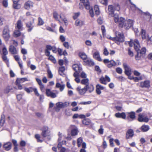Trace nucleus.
I'll return each instance as SVG.
<instances>
[{
	"label": "nucleus",
	"instance_id": "1",
	"mask_svg": "<svg viewBox=\"0 0 152 152\" xmlns=\"http://www.w3.org/2000/svg\"><path fill=\"white\" fill-rule=\"evenodd\" d=\"M120 9V6L118 4H114V6L112 5H110L108 6V10L109 15L114 18V21L115 23L119 21L120 22V26H122V22L124 20V18L122 17L118 18V15L116 13H114V10L118 11Z\"/></svg>",
	"mask_w": 152,
	"mask_h": 152
},
{
	"label": "nucleus",
	"instance_id": "2",
	"mask_svg": "<svg viewBox=\"0 0 152 152\" xmlns=\"http://www.w3.org/2000/svg\"><path fill=\"white\" fill-rule=\"evenodd\" d=\"M134 47L135 50L137 52V55L135 56V58L137 60L140 59L141 56H143L146 53V49L145 48H142L141 50H140V45L137 39H135L133 42Z\"/></svg>",
	"mask_w": 152,
	"mask_h": 152
},
{
	"label": "nucleus",
	"instance_id": "3",
	"mask_svg": "<svg viewBox=\"0 0 152 152\" xmlns=\"http://www.w3.org/2000/svg\"><path fill=\"white\" fill-rule=\"evenodd\" d=\"M115 37H112L109 36L107 38L114 41L118 45H119L121 43L123 42L124 41V37L123 33L116 31L115 33Z\"/></svg>",
	"mask_w": 152,
	"mask_h": 152
},
{
	"label": "nucleus",
	"instance_id": "4",
	"mask_svg": "<svg viewBox=\"0 0 152 152\" xmlns=\"http://www.w3.org/2000/svg\"><path fill=\"white\" fill-rule=\"evenodd\" d=\"M124 20L123 21L122 26H120V22L119 21L118 22L119 24V27H124L126 29H129L130 27L133 26V21L132 20L129 19L127 20H126L124 18Z\"/></svg>",
	"mask_w": 152,
	"mask_h": 152
},
{
	"label": "nucleus",
	"instance_id": "5",
	"mask_svg": "<svg viewBox=\"0 0 152 152\" xmlns=\"http://www.w3.org/2000/svg\"><path fill=\"white\" fill-rule=\"evenodd\" d=\"M29 81V80L26 77L18 78L16 80L15 83L16 86L18 87V89L20 90H21L22 89L23 87L20 83H23L25 81Z\"/></svg>",
	"mask_w": 152,
	"mask_h": 152
},
{
	"label": "nucleus",
	"instance_id": "6",
	"mask_svg": "<svg viewBox=\"0 0 152 152\" xmlns=\"http://www.w3.org/2000/svg\"><path fill=\"white\" fill-rule=\"evenodd\" d=\"M45 94L47 96L54 98L57 97L58 93L56 90L52 91L50 89L47 88L46 89Z\"/></svg>",
	"mask_w": 152,
	"mask_h": 152
},
{
	"label": "nucleus",
	"instance_id": "7",
	"mask_svg": "<svg viewBox=\"0 0 152 152\" xmlns=\"http://www.w3.org/2000/svg\"><path fill=\"white\" fill-rule=\"evenodd\" d=\"M2 36L3 38L6 41H8L10 37V35L9 34V30L8 26H5L4 28Z\"/></svg>",
	"mask_w": 152,
	"mask_h": 152
},
{
	"label": "nucleus",
	"instance_id": "8",
	"mask_svg": "<svg viewBox=\"0 0 152 152\" xmlns=\"http://www.w3.org/2000/svg\"><path fill=\"white\" fill-rule=\"evenodd\" d=\"M69 103L67 102L63 103L62 102H59L57 103L56 104V107H55V110L58 111L59 110V108L64 107L68 106Z\"/></svg>",
	"mask_w": 152,
	"mask_h": 152
},
{
	"label": "nucleus",
	"instance_id": "9",
	"mask_svg": "<svg viewBox=\"0 0 152 152\" xmlns=\"http://www.w3.org/2000/svg\"><path fill=\"white\" fill-rule=\"evenodd\" d=\"M150 82L149 80H145L143 81H142L137 84L140 87L142 88H148L150 86Z\"/></svg>",
	"mask_w": 152,
	"mask_h": 152
},
{
	"label": "nucleus",
	"instance_id": "10",
	"mask_svg": "<svg viewBox=\"0 0 152 152\" xmlns=\"http://www.w3.org/2000/svg\"><path fill=\"white\" fill-rule=\"evenodd\" d=\"M103 62L105 64H107V66L109 68L117 65V63L115 61L113 60L110 61L108 59H104Z\"/></svg>",
	"mask_w": 152,
	"mask_h": 152
},
{
	"label": "nucleus",
	"instance_id": "11",
	"mask_svg": "<svg viewBox=\"0 0 152 152\" xmlns=\"http://www.w3.org/2000/svg\"><path fill=\"white\" fill-rule=\"evenodd\" d=\"M126 115H127V118L129 121H132L135 118V113L134 112L132 111L130 112H126Z\"/></svg>",
	"mask_w": 152,
	"mask_h": 152
},
{
	"label": "nucleus",
	"instance_id": "12",
	"mask_svg": "<svg viewBox=\"0 0 152 152\" xmlns=\"http://www.w3.org/2000/svg\"><path fill=\"white\" fill-rule=\"evenodd\" d=\"M72 68L73 70L75 71L74 73H77L78 74H79V73L82 70V68L80 64H75L73 65Z\"/></svg>",
	"mask_w": 152,
	"mask_h": 152
},
{
	"label": "nucleus",
	"instance_id": "13",
	"mask_svg": "<svg viewBox=\"0 0 152 152\" xmlns=\"http://www.w3.org/2000/svg\"><path fill=\"white\" fill-rule=\"evenodd\" d=\"M49 132L48 130V127L46 126H44L42 129V135L43 137H46L49 136Z\"/></svg>",
	"mask_w": 152,
	"mask_h": 152
},
{
	"label": "nucleus",
	"instance_id": "14",
	"mask_svg": "<svg viewBox=\"0 0 152 152\" xmlns=\"http://www.w3.org/2000/svg\"><path fill=\"white\" fill-rule=\"evenodd\" d=\"M138 120L139 122H144L147 123L149 119L147 117H144V115L143 114H140L138 115Z\"/></svg>",
	"mask_w": 152,
	"mask_h": 152
},
{
	"label": "nucleus",
	"instance_id": "15",
	"mask_svg": "<svg viewBox=\"0 0 152 152\" xmlns=\"http://www.w3.org/2000/svg\"><path fill=\"white\" fill-rule=\"evenodd\" d=\"M123 66L125 69V73L127 76H129L131 74V69L129 66L125 63L123 64Z\"/></svg>",
	"mask_w": 152,
	"mask_h": 152
},
{
	"label": "nucleus",
	"instance_id": "16",
	"mask_svg": "<svg viewBox=\"0 0 152 152\" xmlns=\"http://www.w3.org/2000/svg\"><path fill=\"white\" fill-rule=\"evenodd\" d=\"M104 87L100 84H97L96 86V92L97 94L100 95L101 93V90L104 89Z\"/></svg>",
	"mask_w": 152,
	"mask_h": 152
},
{
	"label": "nucleus",
	"instance_id": "17",
	"mask_svg": "<svg viewBox=\"0 0 152 152\" xmlns=\"http://www.w3.org/2000/svg\"><path fill=\"white\" fill-rule=\"evenodd\" d=\"M70 127L71 130V135L72 136H75L77 134L78 129L77 127L75 125H71Z\"/></svg>",
	"mask_w": 152,
	"mask_h": 152
},
{
	"label": "nucleus",
	"instance_id": "18",
	"mask_svg": "<svg viewBox=\"0 0 152 152\" xmlns=\"http://www.w3.org/2000/svg\"><path fill=\"white\" fill-rule=\"evenodd\" d=\"M86 92H87L90 93L92 92L94 90V87L92 84H88L86 86H85Z\"/></svg>",
	"mask_w": 152,
	"mask_h": 152
},
{
	"label": "nucleus",
	"instance_id": "19",
	"mask_svg": "<svg viewBox=\"0 0 152 152\" xmlns=\"http://www.w3.org/2000/svg\"><path fill=\"white\" fill-rule=\"evenodd\" d=\"M12 146V144L10 142H7L4 143L3 145L4 148L7 151L10 150Z\"/></svg>",
	"mask_w": 152,
	"mask_h": 152
},
{
	"label": "nucleus",
	"instance_id": "20",
	"mask_svg": "<svg viewBox=\"0 0 152 152\" xmlns=\"http://www.w3.org/2000/svg\"><path fill=\"white\" fill-rule=\"evenodd\" d=\"M93 57L95 59L99 61H102V59L98 51H96L94 53Z\"/></svg>",
	"mask_w": 152,
	"mask_h": 152
},
{
	"label": "nucleus",
	"instance_id": "21",
	"mask_svg": "<svg viewBox=\"0 0 152 152\" xmlns=\"http://www.w3.org/2000/svg\"><path fill=\"white\" fill-rule=\"evenodd\" d=\"M33 3L31 1H28L26 2L24 4L25 9L29 10L33 7Z\"/></svg>",
	"mask_w": 152,
	"mask_h": 152
},
{
	"label": "nucleus",
	"instance_id": "22",
	"mask_svg": "<svg viewBox=\"0 0 152 152\" xmlns=\"http://www.w3.org/2000/svg\"><path fill=\"white\" fill-rule=\"evenodd\" d=\"M76 90L79 94L81 95H84L86 92L85 87L83 88H81L79 86L76 88Z\"/></svg>",
	"mask_w": 152,
	"mask_h": 152
},
{
	"label": "nucleus",
	"instance_id": "23",
	"mask_svg": "<svg viewBox=\"0 0 152 152\" xmlns=\"http://www.w3.org/2000/svg\"><path fill=\"white\" fill-rule=\"evenodd\" d=\"M13 7L15 9H18L20 7V4L18 3L20 0H12Z\"/></svg>",
	"mask_w": 152,
	"mask_h": 152
},
{
	"label": "nucleus",
	"instance_id": "24",
	"mask_svg": "<svg viewBox=\"0 0 152 152\" xmlns=\"http://www.w3.org/2000/svg\"><path fill=\"white\" fill-rule=\"evenodd\" d=\"M134 135V132L133 130L129 129L127 131L126 134V138L128 139L132 137Z\"/></svg>",
	"mask_w": 152,
	"mask_h": 152
},
{
	"label": "nucleus",
	"instance_id": "25",
	"mask_svg": "<svg viewBox=\"0 0 152 152\" xmlns=\"http://www.w3.org/2000/svg\"><path fill=\"white\" fill-rule=\"evenodd\" d=\"M126 114L124 112L120 113H117L115 114V116L118 118H121L124 119L126 118Z\"/></svg>",
	"mask_w": 152,
	"mask_h": 152
},
{
	"label": "nucleus",
	"instance_id": "26",
	"mask_svg": "<svg viewBox=\"0 0 152 152\" xmlns=\"http://www.w3.org/2000/svg\"><path fill=\"white\" fill-rule=\"evenodd\" d=\"M33 22L32 23L31 21H29L26 24V26L28 28L27 30L28 32L31 31L33 29L34 27V26L33 25Z\"/></svg>",
	"mask_w": 152,
	"mask_h": 152
},
{
	"label": "nucleus",
	"instance_id": "27",
	"mask_svg": "<svg viewBox=\"0 0 152 152\" xmlns=\"http://www.w3.org/2000/svg\"><path fill=\"white\" fill-rule=\"evenodd\" d=\"M9 50L12 54H17L18 52L15 48L13 45H11L10 46Z\"/></svg>",
	"mask_w": 152,
	"mask_h": 152
},
{
	"label": "nucleus",
	"instance_id": "28",
	"mask_svg": "<svg viewBox=\"0 0 152 152\" xmlns=\"http://www.w3.org/2000/svg\"><path fill=\"white\" fill-rule=\"evenodd\" d=\"M84 24V21L80 19H77L75 21V25L77 26H81Z\"/></svg>",
	"mask_w": 152,
	"mask_h": 152
},
{
	"label": "nucleus",
	"instance_id": "29",
	"mask_svg": "<svg viewBox=\"0 0 152 152\" xmlns=\"http://www.w3.org/2000/svg\"><path fill=\"white\" fill-rule=\"evenodd\" d=\"M84 61L85 62L86 64L90 66H93L94 65V62L90 58H87Z\"/></svg>",
	"mask_w": 152,
	"mask_h": 152
},
{
	"label": "nucleus",
	"instance_id": "30",
	"mask_svg": "<svg viewBox=\"0 0 152 152\" xmlns=\"http://www.w3.org/2000/svg\"><path fill=\"white\" fill-rule=\"evenodd\" d=\"M149 129V126L148 125H143L141 127V131L142 132L147 131Z\"/></svg>",
	"mask_w": 152,
	"mask_h": 152
},
{
	"label": "nucleus",
	"instance_id": "31",
	"mask_svg": "<svg viewBox=\"0 0 152 152\" xmlns=\"http://www.w3.org/2000/svg\"><path fill=\"white\" fill-rule=\"evenodd\" d=\"M56 87L58 88H60L61 91H62L65 87V85L61 84L59 83H57L56 85Z\"/></svg>",
	"mask_w": 152,
	"mask_h": 152
},
{
	"label": "nucleus",
	"instance_id": "32",
	"mask_svg": "<svg viewBox=\"0 0 152 152\" xmlns=\"http://www.w3.org/2000/svg\"><path fill=\"white\" fill-rule=\"evenodd\" d=\"M83 124L86 125H88L91 124V121L88 118L83 120L82 121Z\"/></svg>",
	"mask_w": 152,
	"mask_h": 152
},
{
	"label": "nucleus",
	"instance_id": "33",
	"mask_svg": "<svg viewBox=\"0 0 152 152\" xmlns=\"http://www.w3.org/2000/svg\"><path fill=\"white\" fill-rule=\"evenodd\" d=\"M79 74H78L77 73H74L73 74V76L75 78V80L76 82L78 83L80 82V80L79 78Z\"/></svg>",
	"mask_w": 152,
	"mask_h": 152
},
{
	"label": "nucleus",
	"instance_id": "34",
	"mask_svg": "<svg viewBox=\"0 0 152 152\" xmlns=\"http://www.w3.org/2000/svg\"><path fill=\"white\" fill-rule=\"evenodd\" d=\"M81 83L82 84L85 85V86L89 84V80L88 79H84L81 81Z\"/></svg>",
	"mask_w": 152,
	"mask_h": 152
},
{
	"label": "nucleus",
	"instance_id": "35",
	"mask_svg": "<svg viewBox=\"0 0 152 152\" xmlns=\"http://www.w3.org/2000/svg\"><path fill=\"white\" fill-rule=\"evenodd\" d=\"M22 24L21 23V20H18L17 23L16 27L19 30L22 27Z\"/></svg>",
	"mask_w": 152,
	"mask_h": 152
},
{
	"label": "nucleus",
	"instance_id": "36",
	"mask_svg": "<svg viewBox=\"0 0 152 152\" xmlns=\"http://www.w3.org/2000/svg\"><path fill=\"white\" fill-rule=\"evenodd\" d=\"M80 57L85 61L87 58V56L86 54L84 53H80L79 54Z\"/></svg>",
	"mask_w": 152,
	"mask_h": 152
},
{
	"label": "nucleus",
	"instance_id": "37",
	"mask_svg": "<svg viewBox=\"0 0 152 152\" xmlns=\"http://www.w3.org/2000/svg\"><path fill=\"white\" fill-rule=\"evenodd\" d=\"M84 5L87 10H90L92 7H91L90 5L89 2L87 1L86 2H85L83 3Z\"/></svg>",
	"mask_w": 152,
	"mask_h": 152
},
{
	"label": "nucleus",
	"instance_id": "38",
	"mask_svg": "<svg viewBox=\"0 0 152 152\" xmlns=\"http://www.w3.org/2000/svg\"><path fill=\"white\" fill-rule=\"evenodd\" d=\"M5 117L4 115H1L0 121V125L2 126L5 122Z\"/></svg>",
	"mask_w": 152,
	"mask_h": 152
},
{
	"label": "nucleus",
	"instance_id": "39",
	"mask_svg": "<svg viewBox=\"0 0 152 152\" xmlns=\"http://www.w3.org/2000/svg\"><path fill=\"white\" fill-rule=\"evenodd\" d=\"M94 9L95 10V14L98 15L99 14V6L97 5H95L94 7Z\"/></svg>",
	"mask_w": 152,
	"mask_h": 152
},
{
	"label": "nucleus",
	"instance_id": "40",
	"mask_svg": "<svg viewBox=\"0 0 152 152\" xmlns=\"http://www.w3.org/2000/svg\"><path fill=\"white\" fill-rule=\"evenodd\" d=\"M141 34L142 39H147V37L145 31V30L143 29L142 30Z\"/></svg>",
	"mask_w": 152,
	"mask_h": 152
},
{
	"label": "nucleus",
	"instance_id": "41",
	"mask_svg": "<svg viewBox=\"0 0 152 152\" xmlns=\"http://www.w3.org/2000/svg\"><path fill=\"white\" fill-rule=\"evenodd\" d=\"M12 89V88L11 87L8 86L4 89V92L5 93L7 94Z\"/></svg>",
	"mask_w": 152,
	"mask_h": 152
},
{
	"label": "nucleus",
	"instance_id": "42",
	"mask_svg": "<svg viewBox=\"0 0 152 152\" xmlns=\"http://www.w3.org/2000/svg\"><path fill=\"white\" fill-rule=\"evenodd\" d=\"M34 88L33 87H30L29 88H25L24 90L28 93H30L33 91Z\"/></svg>",
	"mask_w": 152,
	"mask_h": 152
},
{
	"label": "nucleus",
	"instance_id": "43",
	"mask_svg": "<svg viewBox=\"0 0 152 152\" xmlns=\"http://www.w3.org/2000/svg\"><path fill=\"white\" fill-rule=\"evenodd\" d=\"M20 33L18 30H15L14 33V36L15 37H18L20 35Z\"/></svg>",
	"mask_w": 152,
	"mask_h": 152
},
{
	"label": "nucleus",
	"instance_id": "44",
	"mask_svg": "<svg viewBox=\"0 0 152 152\" xmlns=\"http://www.w3.org/2000/svg\"><path fill=\"white\" fill-rule=\"evenodd\" d=\"M6 56V55H3L2 58L3 61L7 64L9 62V60Z\"/></svg>",
	"mask_w": 152,
	"mask_h": 152
},
{
	"label": "nucleus",
	"instance_id": "45",
	"mask_svg": "<svg viewBox=\"0 0 152 152\" xmlns=\"http://www.w3.org/2000/svg\"><path fill=\"white\" fill-rule=\"evenodd\" d=\"M83 141V140L81 137L78 138L77 140V145L78 147L81 146V144Z\"/></svg>",
	"mask_w": 152,
	"mask_h": 152
},
{
	"label": "nucleus",
	"instance_id": "46",
	"mask_svg": "<svg viewBox=\"0 0 152 152\" xmlns=\"http://www.w3.org/2000/svg\"><path fill=\"white\" fill-rule=\"evenodd\" d=\"M44 23V22L41 18L39 17L38 18V25L39 26L43 25Z\"/></svg>",
	"mask_w": 152,
	"mask_h": 152
},
{
	"label": "nucleus",
	"instance_id": "47",
	"mask_svg": "<svg viewBox=\"0 0 152 152\" xmlns=\"http://www.w3.org/2000/svg\"><path fill=\"white\" fill-rule=\"evenodd\" d=\"M53 17L57 20L59 21V22H60V21L58 19V14L56 12H54L53 14Z\"/></svg>",
	"mask_w": 152,
	"mask_h": 152
},
{
	"label": "nucleus",
	"instance_id": "48",
	"mask_svg": "<svg viewBox=\"0 0 152 152\" xmlns=\"http://www.w3.org/2000/svg\"><path fill=\"white\" fill-rule=\"evenodd\" d=\"M49 57V59L51 61L54 63L56 62V61L53 56L51 55Z\"/></svg>",
	"mask_w": 152,
	"mask_h": 152
},
{
	"label": "nucleus",
	"instance_id": "49",
	"mask_svg": "<svg viewBox=\"0 0 152 152\" xmlns=\"http://www.w3.org/2000/svg\"><path fill=\"white\" fill-rule=\"evenodd\" d=\"M47 72L48 77L50 78H52L53 77V75L51 72V71L50 69H48L47 70Z\"/></svg>",
	"mask_w": 152,
	"mask_h": 152
},
{
	"label": "nucleus",
	"instance_id": "50",
	"mask_svg": "<svg viewBox=\"0 0 152 152\" xmlns=\"http://www.w3.org/2000/svg\"><path fill=\"white\" fill-rule=\"evenodd\" d=\"M3 55H7L8 54V51L5 47H4L2 49Z\"/></svg>",
	"mask_w": 152,
	"mask_h": 152
},
{
	"label": "nucleus",
	"instance_id": "51",
	"mask_svg": "<svg viewBox=\"0 0 152 152\" xmlns=\"http://www.w3.org/2000/svg\"><path fill=\"white\" fill-rule=\"evenodd\" d=\"M103 131L104 129L103 128V126L101 125L100 126V129H99L98 132L100 134H103Z\"/></svg>",
	"mask_w": 152,
	"mask_h": 152
},
{
	"label": "nucleus",
	"instance_id": "52",
	"mask_svg": "<svg viewBox=\"0 0 152 152\" xmlns=\"http://www.w3.org/2000/svg\"><path fill=\"white\" fill-rule=\"evenodd\" d=\"M91 103V101H88L87 102H80L79 104H80L86 105L89 104Z\"/></svg>",
	"mask_w": 152,
	"mask_h": 152
},
{
	"label": "nucleus",
	"instance_id": "53",
	"mask_svg": "<svg viewBox=\"0 0 152 152\" xmlns=\"http://www.w3.org/2000/svg\"><path fill=\"white\" fill-rule=\"evenodd\" d=\"M89 14L91 17H93L94 16V13L92 8H91L89 10Z\"/></svg>",
	"mask_w": 152,
	"mask_h": 152
},
{
	"label": "nucleus",
	"instance_id": "54",
	"mask_svg": "<svg viewBox=\"0 0 152 152\" xmlns=\"http://www.w3.org/2000/svg\"><path fill=\"white\" fill-rule=\"evenodd\" d=\"M80 13L79 12L75 13H74V15L73 17L74 20L76 19L80 15Z\"/></svg>",
	"mask_w": 152,
	"mask_h": 152
},
{
	"label": "nucleus",
	"instance_id": "55",
	"mask_svg": "<svg viewBox=\"0 0 152 152\" xmlns=\"http://www.w3.org/2000/svg\"><path fill=\"white\" fill-rule=\"evenodd\" d=\"M26 143L24 140H21L20 143V145L21 147H24L26 145Z\"/></svg>",
	"mask_w": 152,
	"mask_h": 152
},
{
	"label": "nucleus",
	"instance_id": "56",
	"mask_svg": "<svg viewBox=\"0 0 152 152\" xmlns=\"http://www.w3.org/2000/svg\"><path fill=\"white\" fill-rule=\"evenodd\" d=\"M65 70V68L64 66H62L59 68V73H64Z\"/></svg>",
	"mask_w": 152,
	"mask_h": 152
},
{
	"label": "nucleus",
	"instance_id": "57",
	"mask_svg": "<svg viewBox=\"0 0 152 152\" xmlns=\"http://www.w3.org/2000/svg\"><path fill=\"white\" fill-rule=\"evenodd\" d=\"M100 81L101 83L105 85L106 84L105 79L104 77H101L100 79Z\"/></svg>",
	"mask_w": 152,
	"mask_h": 152
},
{
	"label": "nucleus",
	"instance_id": "58",
	"mask_svg": "<svg viewBox=\"0 0 152 152\" xmlns=\"http://www.w3.org/2000/svg\"><path fill=\"white\" fill-rule=\"evenodd\" d=\"M39 86L40 88L41 91L42 92H44L45 91V88L44 85L43 84H42L39 85Z\"/></svg>",
	"mask_w": 152,
	"mask_h": 152
},
{
	"label": "nucleus",
	"instance_id": "59",
	"mask_svg": "<svg viewBox=\"0 0 152 152\" xmlns=\"http://www.w3.org/2000/svg\"><path fill=\"white\" fill-rule=\"evenodd\" d=\"M33 91H34L35 94L36 96H39L40 94L39 93H38L37 91V88H34Z\"/></svg>",
	"mask_w": 152,
	"mask_h": 152
},
{
	"label": "nucleus",
	"instance_id": "60",
	"mask_svg": "<svg viewBox=\"0 0 152 152\" xmlns=\"http://www.w3.org/2000/svg\"><path fill=\"white\" fill-rule=\"evenodd\" d=\"M109 54L107 49L106 48H104V50L103 54L104 55L107 56Z\"/></svg>",
	"mask_w": 152,
	"mask_h": 152
},
{
	"label": "nucleus",
	"instance_id": "61",
	"mask_svg": "<svg viewBox=\"0 0 152 152\" xmlns=\"http://www.w3.org/2000/svg\"><path fill=\"white\" fill-rule=\"evenodd\" d=\"M116 71L118 73L121 74L122 73V70L121 68L118 67L116 68Z\"/></svg>",
	"mask_w": 152,
	"mask_h": 152
},
{
	"label": "nucleus",
	"instance_id": "62",
	"mask_svg": "<svg viewBox=\"0 0 152 152\" xmlns=\"http://www.w3.org/2000/svg\"><path fill=\"white\" fill-rule=\"evenodd\" d=\"M101 3L105 5H107V0H99Z\"/></svg>",
	"mask_w": 152,
	"mask_h": 152
},
{
	"label": "nucleus",
	"instance_id": "63",
	"mask_svg": "<svg viewBox=\"0 0 152 152\" xmlns=\"http://www.w3.org/2000/svg\"><path fill=\"white\" fill-rule=\"evenodd\" d=\"M101 29L102 30L103 35H104L105 34V33L106 31L104 26H102L101 27Z\"/></svg>",
	"mask_w": 152,
	"mask_h": 152
},
{
	"label": "nucleus",
	"instance_id": "64",
	"mask_svg": "<svg viewBox=\"0 0 152 152\" xmlns=\"http://www.w3.org/2000/svg\"><path fill=\"white\" fill-rule=\"evenodd\" d=\"M8 2L6 0H4L3 1V5L5 7H7L8 6Z\"/></svg>",
	"mask_w": 152,
	"mask_h": 152
}]
</instances>
